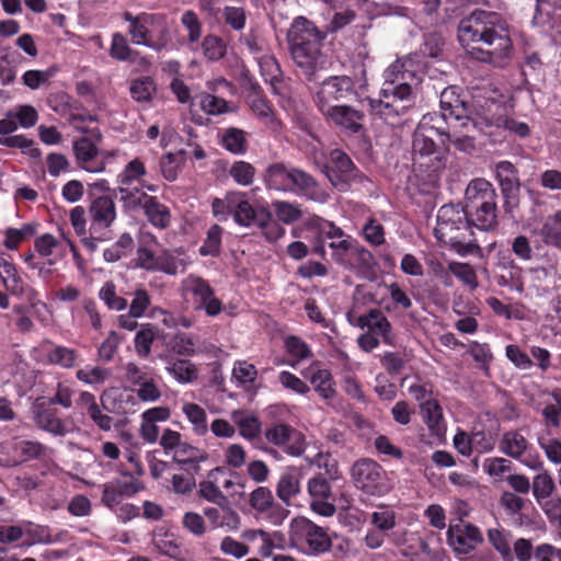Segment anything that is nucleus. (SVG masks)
Instances as JSON below:
<instances>
[{"mask_svg": "<svg viewBox=\"0 0 561 561\" xmlns=\"http://www.w3.org/2000/svg\"><path fill=\"white\" fill-rule=\"evenodd\" d=\"M156 328L152 324H142L135 336V351L141 358L150 355L151 345L156 339Z\"/></svg>", "mask_w": 561, "mask_h": 561, "instance_id": "obj_50", "label": "nucleus"}, {"mask_svg": "<svg viewBox=\"0 0 561 561\" xmlns=\"http://www.w3.org/2000/svg\"><path fill=\"white\" fill-rule=\"evenodd\" d=\"M154 377V370L146 365L140 366L130 362L125 366V378L127 382L136 388L142 383H148Z\"/></svg>", "mask_w": 561, "mask_h": 561, "instance_id": "obj_51", "label": "nucleus"}, {"mask_svg": "<svg viewBox=\"0 0 561 561\" xmlns=\"http://www.w3.org/2000/svg\"><path fill=\"white\" fill-rule=\"evenodd\" d=\"M229 174L239 185L249 186L254 181L255 168L247 161H236L231 165Z\"/></svg>", "mask_w": 561, "mask_h": 561, "instance_id": "obj_57", "label": "nucleus"}, {"mask_svg": "<svg viewBox=\"0 0 561 561\" xmlns=\"http://www.w3.org/2000/svg\"><path fill=\"white\" fill-rule=\"evenodd\" d=\"M141 205L148 221L158 229H165L171 222V213L168 206L156 197L144 194Z\"/></svg>", "mask_w": 561, "mask_h": 561, "instance_id": "obj_27", "label": "nucleus"}, {"mask_svg": "<svg viewBox=\"0 0 561 561\" xmlns=\"http://www.w3.org/2000/svg\"><path fill=\"white\" fill-rule=\"evenodd\" d=\"M324 38L325 34L305 16L295 18L287 32L291 58L309 81L325 65L321 51Z\"/></svg>", "mask_w": 561, "mask_h": 561, "instance_id": "obj_4", "label": "nucleus"}, {"mask_svg": "<svg viewBox=\"0 0 561 561\" xmlns=\"http://www.w3.org/2000/svg\"><path fill=\"white\" fill-rule=\"evenodd\" d=\"M31 414L35 426L51 436L65 437L73 431L72 423L64 420L56 408L44 401L36 400Z\"/></svg>", "mask_w": 561, "mask_h": 561, "instance_id": "obj_15", "label": "nucleus"}, {"mask_svg": "<svg viewBox=\"0 0 561 561\" xmlns=\"http://www.w3.org/2000/svg\"><path fill=\"white\" fill-rule=\"evenodd\" d=\"M324 173L331 184L340 191H345L348 187L350 181H356L362 178L360 171L351 158L340 149L330 151L328 162L324 165Z\"/></svg>", "mask_w": 561, "mask_h": 561, "instance_id": "obj_13", "label": "nucleus"}, {"mask_svg": "<svg viewBox=\"0 0 561 561\" xmlns=\"http://www.w3.org/2000/svg\"><path fill=\"white\" fill-rule=\"evenodd\" d=\"M471 226L477 227L483 231H490L497 225V207L496 201L482 206H477V209L466 210Z\"/></svg>", "mask_w": 561, "mask_h": 561, "instance_id": "obj_29", "label": "nucleus"}, {"mask_svg": "<svg viewBox=\"0 0 561 561\" xmlns=\"http://www.w3.org/2000/svg\"><path fill=\"white\" fill-rule=\"evenodd\" d=\"M13 450L21 461L42 459L50 456L51 449L37 440H16L13 443Z\"/></svg>", "mask_w": 561, "mask_h": 561, "instance_id": "obj_38", "label": "nucleus"}, {"mask_svg": "<svg viewBox=\"0 0 561 561\" xmlns=\"http://www.w3.org/2000/svg\"><path fill=\"white\" fill-rule=\"evenodd\" d=\"M201 48L204 57L211 62L221 60L227 53L225 41L214 34H208L203 38Z\"/></svg>", "mask_w": 561, "mask_h": 561, "instance_id": "obj_48", "label": "nucleus"}, {"mask_svg": "<svg viewBox=\"0 0 561 561\" xmlns=\"http://www.w3.org/2000/svg\"><path fill=\"white\" fill-rule=\"evenodd\" d=\"M236 191L229 192L224 198H214L211 202V211L219 221H225L233 214Z\"/></svg>", "mask_w": 561, "mask_h": 561, "instance_id": "obj_60", "label": "nucleus"}, {"mask_svg": "<svg viewBox=\"0 0 561 561\" xmlns=\"http://www.w3.org/2000/svg\"><path fill=\"white\" fill-rule=\"evenodd\" d=\"M222 19L231 30L240 32L247 24V12L242 7L226 5L222 10Z\"/></svg>", "mask_w": 561, "mask_h": 561, "instance_id": "obj_56", "label": "nucleus"}, {"mask_svg": "<svg viewBox=\"0 0 561 561\" xmlns=\"http://www.w3.org/2000/svg\"><path fill=\"white\" fill-rule=\"evenodd\" d=\"M267 188L313 197L317 180L306 171L284 163L271 164L264 174Z\"/></svg>", "mask_w": 561, "mask_h": 561, "instance_id": "obj_8", "label": "nucleus"}, {"mask_svg": "<svg viewBox=\"0 0 561 561\" xmlns=\"http://www.w3.org/2000/svg\"><path fill=\"white\" fill-rule=\"evenodd\" d=\"M497 194L493 185L484 179L472 180L465 192V210L477 209V206H482L496 201Z\"/></svg>", "mask_w": 561, "mask_h": 561, "instance_id": "obj_25", "label": "nucleus"}, {"mask_svg": "<svg viewBox=\"0 0 561 561\" xmlns=\"http://www.w3.org/2000/svg\"><path fill=\"white\" fill-rule=\"evenodd\" d=\"M222 228L218 225L211 226L207 231V238L199 249L202 255L215 256L220 251Z\"/></svg>", "mask_w": 561, "mask_h": 561, "instance_id": "obj_63", "label": "nucleus"}, {"mask_svg": "<svg viewBox=\"0 0 561 561\" xmlns=\"http://www.w3.org/2000/svg\"><path fill=\"white\" fill-rule=\"evenodd\" d=\"M310 383L328 405H333L337 397L332 374L327 369H318L310 377Z\"/></svg>", "mask_w": 561, "mask_h": 561, "instance_id": "obj_35", "label": "nucleus"}, {"mask_svg": "<svg viewBox=\"0 0 561 561\" xmlns=\"http://www.w3.org/2000/svg\"><path fill=\"white\" fill-rule=\"evenodd\" d=\"M0 277L5 289L13 296L21 297L32 291L18 267L4 256H0Z\"/></svg>", "mask_w": 561, "mask_h": 561, "instance_id": "obj_26", "label": "nucleus"}, {"mask_svg": "<svg viewBox=\"0 0 561 561\" xmlns=\"http://www.w3.org/2000/svg\"><path fill=\"white\" fill-rule=\"evenodd\" d=\"M91 218L90 231L96 233L98 230L108 228L116 218V207L114 201L108 196L95 198L89 208Z\"/></svg>", "mask_w": 561, "mask_h": 561, "instance_id": "obj_22", "label": "nucleus"}, {"mask_svg": "<svg viewBox=\"0 0 561 561\" xmlns=\"http://www.w3.org/2000/svg\"><path fill=\"white\" fill-rule=\"evenodd\" d=\"M307 492L310 496V508L313 513L331 517L335 514L336 507L333 504V493L329 480L319 473L307 482Z\"/></svg>", "mask_w": 561, "mask_h": 561, "instance_id": "obj_17", "label": "nucleus"}, {"mask_svg": "<svg viewBox=\"0 0 561 561\" xmlns=\"http://www.w3.org/2000/svg\"><path fill=\"white\" fill-rule=\"evenodd\" d=\"M447 542L457 554L466 556L483 542V536L476 525L460 522L449 526Z\"/></svg>", "mask_w": 561, "mask_h": 561, "instance_id": "obj_19", "label": "nucleus"}, {"mask_svg": "<svg viewBox=\"0 0 561 561\" xmlns=\"http://www.w3.org/2000/svg\"><path fill=\"white\" fill-rule=\"evenodd\" d=\"M421 414L424 423L427 425L430 432L436 437L440 438L446 433V422L444 419L443 408L436 399L426 401L421 404Z\"/></svg>", "mask_w": 561, "mask_h": 561, "instance_id": "obj_30", "label": "nucleus"}, {"mask_svg": "<svg viewBox=\"0 0 561 561\" xmlns=\"http://www.w3.org/2000/svg\"><path fill=\"white\" fill-rule=\"evenodd\" d=\"M183 287L186 293L195 298L196 308L205 310L210 317L221 312L222 304L215 297L214 289L207 280L191 274L183 280Z\"/></svg>", "mask_w": 561, "mask_h": 561, "instance_id": "obj_18", "label": "nucleus"}, {"mask_svg": "<svg viewBox=\"0 0 561 561\" xmlns=\"http://www.w3.org/2000/svg\"><path fill=\"white\" fill-rule=\"evenodd\" d=\"M182 412L192 424L195 434L203 436L208 432L207 414L202 407L196 403L185 402L182 405Z\"/></svg>", "mask_w": 561, "mask_h": 561, "instance_id": "obj_45", "label": "nucleus"}, {"mask_svg": "<svg viewBox=\"0 0 561 561\" xmlns=\"http://www.w3.org/2000/svg\"><path fill=\"white\" fill-rule=\"evenodd\" d=\"M73 153L79 168L90 173L105 170V160L100 157L96 145L88 137H81L72 144Z\"/></svg>", "mask_w": 561, "mask_h": 561, "instance_id": "obj_20", "label": "nucleus"}, {"mask_svg": "<svg viewBox=\"0 0 561 561\" xmlns=\"http://www.w3.org/2000/svg\"><path fill=\"white\" fill-rule=\"evenodd\" d=\"M289 540L294 548L305 554L323 553L332 546L327 530L304 516L290 520Z\"/></svg>", "mask_w": 561, "mask_h": 561, "instance_id": "obj_9", "label": "nucleus"}, {"mask_svg": "<svg viewBox=\"0 0 561 561\" xmlns=\"http://www.w3.org/2000/svg\"><path fill=\"white\" fill-rule=\"evenodd\" d=\"M47 172L50 176L57 178L62 173L71 171V164L68 158L59 152H50L45 159Z\"/></svg>", "mask_w": 561, "mask_h": 561, "instance_id": "obj_62", "label": "nucleus"}, {"mask_svg": "<svg viewBox=\"0 0 561 561\" xmlns=\"http://www.w3.org/2000/svg\"><path fill=\"white\" fill-rule=\"evenodd\" d=\"M165 369L180 383H188L197 378L195 365L187 359L172 360Z\"/></svg>", "mask_w": 561, "mask_h": 561, "instance_id": "obj_47", "label": "nucleus"}, {"mask_svg": "<svg viewBox=\"0 0 561 561\" xmlns=\"http://www.w3.org/2000/svg\"><path fill=\"white\" fill-rule=\"evenodd\" d=\"M277 218L285 224H293L300 219L301 210L297 204L277 201L273 203Z\"/></svg>", "mask_w": 561, "mask_h": 561, "instance_id": "obj_64", "label": "nucleus"}, {"mask_svg": "<svg viewBox=\"0 0 561 561\" xmlns=\"http://www.w3.org/2000/svg\"><path fill=\"white\" fill-rule=\"evenodd\" d=\"M370 523L375 529L386 533L394 528L397 514L389 507L380 506L377 511L371 513Z\"/></svg>", "mask_w": 561, "mask_h": 561, "instance_id": "obj_54", "label": "nucleus"}, {"mask_svg": "<svg viewBox=\"0 0 561 561\" xmlns=\"http://www.w3.org/2000/svg\"><path fill=\"white\" fill-rule=\"evenodd\" d=\"M529 446L530 444L527 438L519 431L515 430L505 432L500 440V450L503 454L520 461L530 470H541L543 461L536 453H528Z\"/></svg>", "mask_w": 561, "mask_h": 561, "instance_id": "obj_14", "label": "nucleus"}, {"mask_svg": "<svg viewBox=\"0 0 561 561\" xmlns=\"http://www.w3.org/2000/svg\"><path fill=\"white\" fill-rule=\"evenodd\" d=\"M184 151L180 150L178 153H167L160 159V169L163 178L167 181L173 182L178 178L180 162L184 156Z\"/></svg>", "mask_w": 561, "mask_h": 561, "instance_id": "obj_59", "label": "nucleus"}, {"mask_svg": "<svg viewBox=\"0 0 561 561\" xmlns=\"http://www.w3.org/2000/svg\"><path fill=\"white\" fill-rule=\"evenodd\" d=\"M495 173L502 192L519 191L520 184L517 170L510 161H500L495 165Z\"/></svg>", "mask_w": 561, "mask_h": 561, "instance_id": "obj_40", "label": "nucleus"}, {"mask_svg": "<svg viewBox=\"0 0 561 561\" xmlns=\"http://www.w3.org/2000/svg\"><path fill=\"white\" fill-rule=\"evenodd\" d=\"M416 547L419 551H408V548H400V553L408 561H443L444 550L433 549L428 542L421 537H416Z\"/></svg>", "mask_w": 561, "mask_h": 561, "instance_id": "obj_39", "label": "nucleus"}, {"mask_svg": "<svg viewBox=\"0 0 561 561\" xmlns=\"http://www.w3.org/2000/svg\"><path fill=\"white\" fill-rule=\"evenodd\" d=\"M207 459V454L185 442L173 453V460L186 471L196 472L199 463Z\"/></svg>", "mask_w": 561, "mask_h": 561, "instance_id": "obj_32", "label": "nucleus"}, {"mask_svg": "<svg viewBox=\"0 0 561 561\" xmlns=\"http://www.w3.org/2000/svg\"><path fill=\"white\" fill-rule=\"evenodd\" d=\"M47 363L51 365H58L61 368L70 369L75 367L78 358V353L73 348H69L62 345H51L47 351Z\"/></svg>", "mask_w": 561, "mask_h": 561, "instance_id": "obj_46", "label": "nucleus"}, {"mask_svg": "<svg viewBox=\"0 0 561 561\" xmlns=\"http://www.w3.org/2000/svg\"><path fill=\"white\" fill-rule=\"evenodd\" d=\"M490 545L499 552L503 561H514L511 548V533L503 528H490L488 530Z\"/></svg>", "mask_w": 561, "mask_h": 561, "instance_id": "obj_43", "label": "nucleus"}, {"mask_svg": "<svg viewBox=\"0 0 561 561\" xmlns=\"http://www.w3.org/2000/svg\"><path fill=\"white\" fill-rule=\"evenodd\" d=\"M35 233V227L31 224L24 225L22 228H9L5 230V239L3 244L9 250H15L20 243Z\"/></svg>", "mask_w": 561, "mask_h": 561, "instance_id": "obj_61", "label": "nucleus"}, {"mask_svg": "<svg viewBox=\"0 0 561 561\" xmlns=\"http://www.w3.org/2000/svg\"><path fill=\"white\" fill-rule=\"evenodd\" d=\"M247 102L253 114H255L260 119L265 123H273L275 121L273 108L259 83H250Z\"/></svg>", "mask_w": 561, "mask_h": 561, "instance_id": "obj_28", "label": "nucleus"}, {"mask_svg": "<svg viewBox=\"0 0 561 561\" xmlns=\"http://www.w3.org/2000/svg\"><path fill=\"white\" fill-rule=\"evenodd\" d=\"M312 225L318 231L320 240L312 247V253L320 257L325 256V247L323 239L330 240L329 248L332 250V257L336 263L343 264L348 253L358 254L363 262H367L371 254L362 248L356 240L346 234L340 227L332 221L314 218Z\"/></svg>", "mask_w": 561, "mask_h": 561, "instance_id": "obj_7", "label": "nucleus"}, {"mask_svg": "<svg viewBox=\"0 0 561 561\" xmlns=\"http://www.w3.org/2000/svg\"><path fill=\"white\" fill-rule=\"evenodd\" d=\"M181 23L187 31V44L196 45L202 37V22L193 10H186L181 16Z\"/></svg>", "mask_w": 561, "mask_h": 561, "instance_id": "obj_55", "label": "nucleus"}, {"mask_svg": "<svg viewBox=\"0 0 561 561\" xmlns=\"http://www.w3.org/2000/svg\"><path fill=\"white\" fill-rule=\"evenodd\" d=\"M539 234L546 244L561 250V209L546 217Z\"/></svg>", "mask_w": 561, "mask_h": 561, "instance_id": "obj_42", "label": "nucleus"}, {"mask_svg": "<svg viewBox=\"0 0 561 561\" xmlns=\"http://www.w3.org/2000/svg\"><path fill=\"white\" fill-rule=\"evenodd\" d=\"M124 20L129 23L128 34L135 45L146 46L154 51L169 45L170 28L164 14L144 12L134 15L125 12Z\"/></svg>", "mask_w": 561, "mask_h": 561, "instance_id": "obj_6", "label": "nucleus"}, {"mask_svg": "<svg viewBox=\"0 0 561 561\" xmlns=\"http://www.w3.org/2000/svg\"><path fill=\"white\" fill-rule=\"evenodd\" d=\"M356 94L354 82L347 76H332L321 82L314 102L320 111L335 106L334 102L350 100Z\"/></svg>", "mask_w": 561, "mask_h": 561, "instance_id": "obj_12", "label": "nucleus"}, {"mask_svg": "<svg viewBox=\"0 0 561 561\" xmlns=\"http://www.w3.org/2000/svg\"><path fill=\"white\" fill-rule=\"evenodd\" d=\"M147 174V169L145 167V163L138 159L135 158L131 161H129L122 172L117 175V190L121 194V199L127 205V206H138V204L141 203V199H144L145 192H141L139 188L134 187V184H139L144 186L142 184V178Z\"/></svg>", "mask_w": 561, "mask_h": 561, "instance_id": "obj_11", "label": "nucleus"}, {"mask_svg": "<svg viewBox=\"0 0 561 561\" xmlns=\"http://www.w3.org/2000/svg\"><path fill=\"white\" fill-rule=\"evenodd\" d=\"M434 236L439 242L450 245L461 256L480 250L473 238L467 213L459 204L444 205L438 209Z\"/></svg>", "mask_w": 561, "mask_h": 561, "instance_id": "obj_5", "label": "nucleus"}, {"mask_svg": "<svg viewBox=\"0 0 561 561\" xmlns=\"http://www.w3.org/2000/svg\"><path fill=\"white\" fill-rule=\"evenodd\" d=\"M420 56L411 54L397 59L383 72V87L380 99H368L369 110L385 122L400 116L411 106L412 83L416 81Z\"/></svg>", "mask_w": 561, "mask_h": 561, "instance_id": "obj_3", "label": "nucleus"}, {"mask_svg": "<svg viewBox=\"0 0 561 561\" xmlns=\"http://www.w3.org/2000/svg\"><path fill=\"white\" fill-rule=\"evenodd\" d=\"M351 479L354 486L368 495L382 496L391 490L383 468L370 458H360L351 467Z\"/></svg>", "mask_w": 561, "mask_h": 561, "instance_id": "obj_10", "label": "nucleus"}, {"mask_svg": "<svg viewBox=\"0 0 561 561\" xmlns=\"http://www.w3.org/2000/svg\"><path fill=\"white\" fill-rule=\"evenodd\" d=\"M99 298L111 310L122 311L127 307V300L116 293V286L113 282H105L100 291Z\"/></svg>", "mask_w": 561, "mask_h": 561, "instance_id": "obj_52", "label": "nucleus"}, {"mask_svg": "<svg viewBox=\"0 0 561 561\" xmlns=\"http://www.w3.org/2000/svg\"><path fill=\"white\" fill-rule=\"evenodd\" d=\"M232 216L239 226L251 227L263 222L267 218V210L253 207L248 201L247 193L236 191Z\"/></svg>", "mask_w": 561, "mask_h": 561, "instance_id": "obj_23", "label": "nucleus"}, {"mask_svg": "<svg viewBox=\"0 0 561 561\" xmlns=\"http://www.w3.org/2000/svg\"><path fill=\"white\" fill-rule=\"evenodd\" d=\"M321 112L335 125L348 133L356 134L362 129L364 114L358 110L347 105H335Z\"/></svg>", "mask_w": 561, "mask_h": 561, "instance_id": "obj_24", "label": "nucleus"}, {"mask_svg": "<svg viewBox=\"0 0 561 561\" xmlns=\"http://www.w3.org/2000/svg\"><path fill=\"white\" fill-rule=\"evenodd\" d=\"M538 471L539 473L533 479L530 489L533 490V495L536 502L539 504L552 496L556 490V483L552 476L548 471L543 470V468Z\"/></svg>", "mask_w": 561, "mask_h": 561, "instance_id": "obj_44", "label": "nucleus"}, {"mask_svg": "<svg viewBox=\"0 0 561 561\" xmlns=\"http://www.w3.org/2000/svg\"><path fill=\"white\" fill-rule=\"evenodd\" d=\"M195 101L207 115L217 116L232 111L228 101L209 92L197 94Z\"/></svg>", "mask_w": 561, "mask_h": 561, "instance_id": "obj_41", "label": "nucleus"}, {"mask_svg": "<svg viewBox=\"0 0 561 561\" xmlns=\"http://www.w3.org/2000/svg\"><path fill=\"white\" fill-rule=\"evenodd\" d=\"M449 94L446 90L442 93L440 113L423 115L413 135V165L431 179L446 167V152L436 146L434 138L439 137L440 144L445 146V138L450 139L449 119L459 118L455 106L447 101Z\"/></svg>", "mask_w": 561, "mask_h": 561, "instance_id": "obj_2", "label": "nucleus"}, {"mask_svg": "<svg viewBox=\"0 0 561 561\" xmlns=\"http://www.w3.org/2000/svg\"><path fill=\"white\" fill-rule=\"evenodd\" d=\"M261 76L272 87L274 93H282L280 83L283 72L276 58L271 55H263L257 58Z\"/></svg>", "mask_w": 561, "mask_h": 561, "instance_id": "obj_36", "label": "nucleus"}, {"mask_svg": "<svg viewBox=\"0 0 561 561\" xmlns=\"http://www.w3.org/2000/svg\"><path fill=\"white\" fill-rule=\"evenodd\" d=\"M448 271L457 277L469 289L474 290L479 286L478 277L473 267L463 262L451 261L448 264Z\"/></svg>", "mask_w": 561, "mask_h": 561, "instance_id": "obj_49", "label": "nucleus"}, {"mask_svg": "<svg viewBox=\"0 0 561 561\" xmlns=\"http://www.w3.org/2000/svg\"><path fill=\"white\" fill-rule=\"evenodd\" d=\"M110 376V371L100 366H85L77 370L76 377L85 385L98 387L103 385Z\"/></svg>", "mask_w": 561, "mask_h": 561, "instance_id": "obj_53", "label": "nucleus"}, {"mask_svg": "<svg viewBox=\"0 0 561 561\" xmlns=\"http://www.w3.org/2000/svg\"><path fill=\"white\" fill-rule=\"evenodd\" d=\"M154 82L149 77L139 78L130 84V95L137 102H148L154 92Z\"/></svg>", "mask_w": 561, "mask_h": 561, "instance_id": "obj_58", "label": "nucleus"}, {"mask_svg": "<svg viewBox=\"0 0 561 561\" xmlns=\"http://www.w3.org/2000/svg\"><path fill=\"white\" fill-rule=\"evenodd\" d=\"M300 478L301 474L296 468L287 469L279 477L276 494L287 506L290 505L291 499L300 493Z\"/></svg>", "mask_w": 561, "mask_h": 561, "instance_id": "obj_33", "label": "nucleus"}, {"mask_svg": "<svg viewBox=\"0 0 561 561\" xmlns=\"http://www.w3.org/2000/svg\"><path fill=\"white\" fill-rule=\"evenodd\" d=\"M356 325L360 329H367L374 333L387 345H393L392 325L388 318L379 309H370L368 312L359 316Z\"/></svg>", "mask_w": 561, "mask_h": 561, "instance_id": "obj_21", "label": "nucleus"}, {"mask_svg": "<svg viewBox=\"0 0 561 561\" xmlns=\"http://www.w3.org/2000/svg\"><path fill=\"white\" fill-rule=\"evenodd\" d=\"M457 37L467 53L481 62L504 67L513 56L510 26L497 12L474 10L460 20Z\"/></svg>", "mask_w": 561, "mask_h": 561, "instance_id": "obj_1", "label": "nucleus"}, {"mask_svg": "<svg viewBox=\"0 0 561 561\" xmlns=\"http://www.w3.org/2000/svg\"><path fill=\"white\" fill-rule=\"evenodd\" d=\"M231 421L238 427L239 434L247 440L252 442L261 434V422L250 412L236 410L231 413Z\"/></svg>", "mask_w": 561, "mask_h": 561, "instance_id": "obj_34", "label": "nucleus"}, {"mask_svg": "<svg viewBox=\"0 0 561 561\" xmlns=\"http://www.w3.org/2000/svg\"><path fill=\"white\" fill-rule=\"evenodd\" d=\"M220 145L233 154H244L249 142L247 133L237 127H228L219 133Z\"/></svg>", "mask_w": 561, "mask_h": 561, "instance_id": "obj_37", "label": "nucleus"}, {"mask_svg": "<svg viewBox=\"0 0 561 561\" xmlns=\"http://www.w3.org/2000/svg\"><path fill=\"white\" fill-rule=\"evenodd\" d=\"M265 438L293 457L301 456L306 449L304 434L288 424L278 423L266 428Z\"/></svg>", "mask_w": 561, "mask_h": 561, "instance_id": "obj_16", "label": "nucleus"}, {"mask_svg": "<svg viewBox=\"0 0 561 561\" xmlns=\"http://www.w3.org/2000/svg\"><path fill=\"white\" fill-rule=\"evenodd\" d=\"M190 261L181 249L163 250L158 255L156 272H163L168 275H176L186 270Z\"/></svg>", "mask_w": 561, "mask_h": 561, "instance_id": "obj_31", "label": "nucleus"}]
</instances>
